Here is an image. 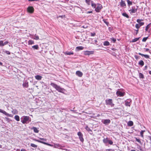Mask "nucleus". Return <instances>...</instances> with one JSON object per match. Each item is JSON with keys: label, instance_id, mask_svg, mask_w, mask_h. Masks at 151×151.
Instances as JSON below:
<instances>
[{"label": "nucleus", "instance_id": "obj_11", "mask_svg": "<svg viewBox=\"0 0 151 151\" xmlns=\"http://www.w3.org/2000/svg\"><path fill=\"white\" fill-rule=\"evenodd\" d=\"M22 86L24 88H27L29 87V83L27 80H25L24 81L23 84Z\"/></svg>", "mask_w": 151, "mask_h": 151}, {"label": "nucleus", "instance_id": "obj_54", "mask_svg": "<svg viewBox=\"0 0 151 151\" xmlns=\"http://www.w3.org/2000/svg\"><path fill=\"white\" fill-rule=\"evenodd\" d=\"M21 151H27L25 149H22L21 150Z\"/></svg>", "mask_w": 151, "mask_h": 151}, {"label": "nucleus", "instance_id": "obj_56", "mask_svg": "<svg viewBox=\"0 0 151 151\" xmlns=\"http://www.w3.org/2000/svg\"><path fill=\"white\" fill-rule=\"evenodd\" d=\"M134 57L136 59H137L138 58V56L137 55H135L134 56Z\"/></svg>", "mask_w": 151, "mask_h": 151}, {"label": "nucleus", "instance_id": "obj_61", "mask_svg": "<svg viewBox=\"0 0 151 151\" xmlns=\"http://www.w3.org/2000/svg\"><path fill=\"white\" fill-rule=\"evenodd\" d=\"M95 43H97V40H95Z\"/></svg>", "mask_w": 151, "mask_h": 151}, {"label": "nucleus", "instance_id": "obj_12", "mask_svg": "<svg viewBox=\"0 0 151 151\" xmlns=\"http://www.w3.org/2000/svg\"><path fill=\"white\" fill-rule=\"evenodd\" d=\"M132 100L131 99H127L125 101V105L127 106H130Z\"/></svg>", "mask_w": 151, "mask_h": 151}, {"label": "nucleus", "instance_id": "obj_10", "mask_svg": "<svg viewBox=\"0 0 151 151\" xmlns=\"http://www.w3.org/2000/svg\"><path fill=\"white\" fill-rule=\"evenodd\" d=\"M27 11L28 12L32 13L34 12V9L32 6H29L27 8Z\"/></svg>", "mask_w": 151, "mask_h": 151}, {"label": "nucleus", "instance_id": "obj_6", "mask_svg": "<svg viewBox=\"0 0 151 151\" xmlns=\"http://www.w3.org/2000/svg\"><path fill=\"white\" fill-rule=\"evenodd\" d=\"M102 8V6L101 5L98 4H97V6L95 9V10L97 12H99Z\"/></svg>", "mask_w": 151, "mask_h": 151}, {"label": "nucleus", "instance_id": "obj_51", "mask_svg": "<svg viewBox=\"0 0 151 151\" xmlns=\"http://www.w3.org/2000/svg\"><path fill=\"white\" fill-rule=\"evenodd\" d=\"M138 54L139 55H141L142 56H144V54H142L140 53H138Z\"/></svg>", "mask_w": 151, "mask_h": 151}, {"label": "nucleus", "instance_id": "obj_64", "mask_svg": "<svg viewBox=\"0 0 151 151\" xmlns=\"http://www.w3.org/2000/svg\"><path fill=\"white\" fill-rule=\"evenodd\" d=\"M147 66H145V68H147Z\"/></svg>", "mask_w": 151, "mask_h": 151}, {"label": "nucleus", "instance_id": "obj_32", "mask_svg": "<svg viewBox=\"0 0 151 151\" xmlns=\"http://www.w3.org/2000/svg\"><path fill=\"white\" fill-rule=\"evenodd\" d=\"M127 2L128 5V6H129L130 5L132 4V2L129 0H127Z\"/></svg>", "mask_w": 151, "mask_h": 151}, {"label": "nucleus", "instance_id": "obj_35", "mask_svg": "<svg viewBox=\"0 0 151 151\" xmlns=\"http://www.w3.org/2000/svg\"><path fill=\"white\" fill-rule=\"evenodd\" d=\"M139 38H136L134 39H133L132 42H135L139 40Z\"/></svg>", "mask_w": 151, "mask_h": 151}, {"label": "nucleus", "instance_id": "obj_50", "mask_svg": "<svg viewBox=\"0 0 151 151\" xmlns=\"http://www.w3.org/2000/svg\"><path fill=\"white\" fill-rule=\"evenodd\" d=\"M111 39L114 42H115L116 41V39L114 38H112Z\"/></svg>", "mask_w": 151, "mask_h": 151}, {"label": "nucleus", "instance_id": "obj_23", "mask_svg": "<svg viewBox=\"0 0 151 151\" xmlns=\"http://www.w3.org/2000/svg\"><path fill=\"white\" fill-rule=\"evenodd\" d=\"M133 122L131 121H129L127 123V125L128 126L131 127L133 125Z\"/></svg>", "mask_w": 151, "mask_h": 151}, {"label": "nucleus", "instance_id": "obj_9", "mask_svg": "<svg viewBox=\"0 0 151 151\" xmlns=\"http://www.w3.org/2000/svg\"><path fill=\"white\" fill-rule=\"evenodd\" d=\"M101 122L105 125H108L110 123L111 121L109 119H103L101 120Z\"/></svg>", "mask_w": 151, "mask_h": 151}, {"label": "nucleus", "instance_id": "obj_47", "mask_svg": "<svg viewBox=\"0 0 151 151\" xmlns=\"http://www.w3.org/2000/svg\"><path fill=\"white\" fill-rule=\"evenodd\" d=\"M106 151H115L114 149H108L106 150Z\"/></svg>", "mask_w": 151, "mask_h": 151}, {"label": "nucleus", "instance_id": "obj_63", "mask_svg": "<svg viewBox=\"0 0 151 151\" xmlns=\"http://www.w3.org/2000/svg\"><path fill=\"white\" fill-rule=\"evenodd\" d=\"M104 22L105 23H106L107 24H108V22H104Z\"/></svg>", "mask_w": 151, "mask_h": 151}, {"label": "nucleus", "instance_id": "obj_59", "mask_svg": "<svg viewBox=\"0 0 151 151\" xmlns=\"http://www.w3.org/2000/svg\"><path fill=\"white\" fill-rule=\"evenodd\" d=\"M0 148H4L2 147V146L1 145H0Z\"/></svg>", "mask_w": 151, "mask_h": 151}, {"label": "nucleus", "instance_id": "obj_18", "mask_svg": "<svg viewBox=\"0 0 151 151\" xmlns=\"http://www.w3.org/2000/svg\"><path fill=\"white\" fill-rule=\"evenodd\" d=\"M85 129L90 134H92L93 132L92 130L88 126H86L85 127Z\"/></svg>", "mask_w": 151, "mask_h": 151}, {"label": "nucleus", "instance_id": "obj_52", "mask_svg": "<svg viewBox=\"0 0 151 151\" xmlns=\"http://www.w3.org/2000/svg\"><path fill=\"white\" fill-rule=\"evenodd\" d=\"M92 13V11H88L87 12V14L91 13Z\"/></svg>", "mask_w": 151, "mask_h": 151}, {"label": "nucleus", "instance_id": "obj_58", "mask_svg": "<svg viewBox=\"0 0 151 151\" xmlns=\"http://www.w3.org/2000/svg\"><path fill=\"white\" fill-rule=\"evenodd\" d=\"M149 73L151 75V71H149Z\"/></svg>", "mask_w": 151, "mask_h": 151}, {"label": "nucleus", "instance_id": "obj_49", "mask_svg": "<svg viewBox=\"0 0 151 151\" xmlns=\"http://www.w3.org/2000/svg\"><path fill=\"white\" fill-rule=\"evenodd\" d=\"M91 36H94L96 34L95 33H91Z\"/></svg>", "mask_w": 151, "mask_h": 151}, {"label": "nucleus", "instance_id": "obj_38", "mask_svg": "<svg viewBox=\"0 0 151 151\" xmlns=\"http://www.w3.org/2000/svg\"><path fill=\"white\" fill-rule=\"evenodd\" d=\"M91 5L93 7L95 8V9L97 6V4H96L93 3H92Z\"/></svg>", "mask_w": 151, "mask_h": 151}, {"label": "nucleus", "instance_id": "obj_25", "mask_svg": "<svg viewBox=\"0 0 151 151\" xmlns=\"http://www.w3.org/2000/svg\"><path fill=\"white\" fill-rule=\"evenodd\" d=\"M32 129H33L34 132L36 133H38L39 132V130L35 127H33Z\"/></svg>", "mask_w": 151, "mask_h": 151}, {"label": "nucleus", "instance_id": "obj_17", "mask_svg": "<svg viewBox=\"0 0 151 151\" xmlns=\"http://www.w3.org/2000/svg\"><path fill=\"white\" fill-rule=\"evenodd\" d=\"M143 21V19H137V22L139 23V24L141 26L144 25V22H141Z\"/></svg>", "mask_w": 151, "mask_h": 151}, {"label": "nucleus", "instance_id": "obj_13", "mask_svg": "<svg viewBox=\"0 0 151 151\" xmlns=\"http://www.w3.org/2000/svg\"><path fill=\"white\" fill-rule=\"evenodd\" d=\"M0 112L1 113L6 116H9L12 117V115L11 114H9L7 113L5 111L0 109Z\"/></svg>", "mask_w": 151, "mask_h": 151}, {"label": "nucleus", "instance_id": "obj_36", "mask_svg": "<svg viewBox=\"0 0 151 151\" xmlns=\"http://www.w3.org/2000/svg\"><path fill=\"white\" fill-rule=\"evenodd\" d=\"M34 36L35 37L33 38V39L34 40H37L39 39V36L37 35H36V34Z\"/></svg>", "mask_w": 151, "mask_h": 151}, {"label": "nucleus", "instance_id": "obj_44", "mask_svg": "<svg viewBox=\"0 0 151 151\" xmlns=\"http://www.w3.org/2000/svg\"><path fill=\"white\" fill-rule=\"evenodd\" d=\"M108 142L111 145H112L113 143V142L111 140H109Z\"/></svg>", "mask_w": 151, "mask_h": 151}, {"label": "nucleus", "instance_id": "obj_26", "mask_svg": "<svg viewBox=\"0 0 151 151\" xmlns=\"http://www.w3.org/2000/svg\"><path fill=\"white\" fill-rule=\"evenodd\" d=\"M144 62L142 60H140L138 63L139 65H140L142 66L144 65Z\"/></svg>", "mask_w": 151, "mask_h": 151}, {"label": "nucleus", "instance_id": "obj_27", "mask_svg": "<svg viewBox=\"0 0 151 151\" xmlns=\"http://www.w3.org/2000/svg\"><path fill=\"white\" fill-rule=\"evenodd\" d=\"M32 47L35 50H38L39 48V47L38 45H34Z\"/></svg>", "mask_w": 151, "mask_h": 151}, {"label": "nucleus", "instance_id": "obj_19", "mask_svg": "<svg viewBox=\"0 0 151 151\" xmlns=\"http://www.w3.org/2000/svg\"><path fill=\"white\" fill-rule=\"evenodd\" d=\"M120 5L122 7H124L126 6V4L124 1L122 0H121Z\"/></svg>", "mask_w": 151, "mask_h": 151}, {"label": "nucleus", "instance_id": "obj_20", "mask_svg": "<svg viewBox=\"0 0 151 151\" xmlns=\"http://www.w3.org/2000/svg\"><path fill=\"white\" fill-rule=\"evenodd\" d=\"M35 79H37V80H40L42 79V77L40 75H37L35 76Z\"/></svg>", "mask_w": 151, "mask_h": 151}, {"label": "nucleus", "instance_id": "obj_24", "mask_svg": "<svg viewBox=\"0 0 151 151\" xmlns=\"http://www.w3.org/2000/svg\"><path fill=\"white\" fill-rule=\"evenodd\" d=\"M28 43L29 45H32L34 44V41L30 40L28 41Z\"/></svg>", "mask_w": 151, "mask_h": 151}, {"label": "nucleus", "instance_id": "obj_45", "mask_svg": "<svg viewBox=\"0 0 151 151\" xmlns=\"http://www.w3.org/2000/svg\"><path fill=\"white\" fill-rule=\"evenodd\" d=\"M4 52L8 55H10V52L8 51H6V50L5 51H4Z\"/></svg>", "mask_w": 151, "mask_h": 151}, {"label": "nucleus", "instance_id": "obj_48", "mask_svg": "<svg viewBox=\"0 0 151 151\" xmlns=\"http://www.w3.org/2000/svg\"><path fill=\"white\" fill-rule=\"evenodd\" d=\"M90 0H85L86 3L88 5L90 4Z\"/></svg>", "mask_w": 151, "mask_h": 151}, {"label": "nucleus", "instance_id": "obj_4", "mask_svg": "<svg viewBox=\"0 0 151 151\" xmlns=\"http://www.w3.org/2000/svg\"><path fill=\"white\" fill-rule=\"evenodd\" d=\"M106 104L107 105L110 106L111 107L114 106V104L113 103V101L111 99H107L105 100Z\"/></svg>", "mask_w": 151, "mask_h": 151}, {"label": "nucleus", "instance_id": "obj_14", "mask_svg": "<svg viewBox=\"0 0 151 151\" xmlns=\"http://www.w3.org/2000/svg\"><path fill=\"white\" fill-rule=\"evenodd\" d=\"M116 94L118 96H123L125 94V92H122L120 91H117L116 92Z\"/></svg>", "mask_w": 151, "mask_h": 151}, {"label": "nucleus", "instance_id": "obj_30", "mask_svg": "<svg viewBox=\"0 0 151 151\" xmlns=\"http://www.w3.org/2000/svg\"><path fill=\"white\" fill-rule=\"evenodd\" d=\"M139 76L140 78H141L142 79H143L144 78V75H143V74H142V73H139Z\"/></svg>", "mask_w": 151, "mask_h": 151}, {"label": "nucleus", "instance_id": "obj_8", "mask_svg": "<svg viewBox=\"0 0 151 151\" xmlns=\"http://www.w3.org/2000/svg\"><path fill=\"white\" fill-rule=\"evenodd\" d=\"M77 134L79 137L80 141L81 142H83L84 139L83 138V135L82 133L80 132H79Z\"/></svg>", "mask_w": 151, "mask_h": 151}, {"label": "nucleus", "instance_id": "obj_43", "mask_svg": "<svg viewBox=\"0 0 151 151\" xmlns=\"http://www.w3.org/2000/svg\"><path fill=\"white\" fill-rule=\"evenodd\" d=\"M144 57L148 59L150 58V56L147 55H145Z\"/></svg>", "mask_w": 151, "mask_h": 151}, {"label": "nucleus", "instance_id": "obj_34", "mask_svg": "<svg viewBox=\"0 0 151 151\" xmlns=\"http://www.w3.org/2000/svg\"><path fill=\"white\" fill-rule=\"evenodd\" d=\"M145 132V130H142L140 132L141 136L142 137H143V133Z\"/></svg>", "mask_w": 151, "mask_h": 151}, {"label": "nucleus", "instance_id": "obj_37", "mask_svg": "<svg viewBox=\"0 0 151 151\" xmlns=\"http://www.w3.org/2000/svg\"><path fill=\"white\" fill-rule=\"evenodd\" d=\"M30 146L32 147H34V148H36L37 147V145L33 143H31L30 144Z\"/></svg>", "mask_w": 151, "mask_h": 151}, {"label": "nucleus", "instance_id": "obj_5", "mask_svg": "<svg viewBox=\"0 0 151 151\" xmlns=\"http://www.w3.org/2000/svg\"><path fill=\"white\" fill-rule=\"evenodd\" d=\"M138 9V7L135 6L132 7L129 10L130 14L134 13L136 12Z\"/></svg>", "mask_w": 151, "mask_h": 151}, {"label": "nucleus", "instance_id": "obj_2", "mask_svg": "<svg viewBox=\"0 0 151 151\" xmlns=\"http://www.w3.org/2000/svg\"><path fill=\"white\" fill-rule=\"evenodd\" d=\"M50 85L59 92L63 93L65 91L64 88H61L59 86L53 83H51Z\"/></svg>", "mask_w": 151, "mask_h": 151}, {"label": "nucleus", "instance_id": "obj_42", "mask_svg": "<svg viewBox=\"0 0 151 151\" xmlns=\"http://www.w3.org/2000/svg\"><path fill=\"white\" fill-rule=\"evenodd\" d=\"M148 37H144L142 40V41L143 42H145L147 40Z\"/></svg>", "mask_w": 151, "mask_h": 151}, {"label": "nucleus", "instance_id": "obj_40", "mask_svg": "<svg viewBox=\"0 0 151 151\" xmlns=\"http://www.w3.org/2000/svg\"><path fill=\"white\" fill-rule=\"evenodd\" d=\"M135 27L137 29H138L140 28V27H141L140 25L139 24H136L135 25Z\"/></svg>", "mask_w": 151, "mask_h": 151}, {"label": "nucleus", "instance_id": "obj_46", "mask_svg": "<svg viewBox=\"0 0 151 151\" xmlns=\"http://www.w3.org/2000/svg\"><path fill=\"white\" fill-rule=\"evenodd\" d=\"M40 139L42 140L43 141H42L43 142H44V141H46V140H47V139H45V138H40Z\"/></svg>", "mask_w": 151, "mask_h": 151}, {"label": "nucleus", "instance_id": "obj_21", "mask_svg": "<svg viewBox=\"0 0 151 151\" xmlns=\"http://www.w3.org/2000/svg\"><path fill=\"white\" fill-rule=\"evenodd\" d=\"M64 53L65 55H73L74 53L72 52H68L66 51L64 52Z\"/></svg>", "mask_w": 151, "mask_h": 151}, {"label": "nucleus", "instance_id": "obj_41", "mask_svg": "<svg viewBox=\"0 0 151 151\" xmlns=\"http://www.w3.org/2000/svg\"><path fill=\"white\" fill-rule=\"evenodd\" d=\"M135 139H136V140L140 144H142V142H141V141L139 139H138L137 138H136Z\"/></svg>", "mask_w": 151, "mask_h": 151}, {"label": "nucleus", "instance_id": "obj_33", "mask_svg": "<svg viewBox=\"0 0 151 151\" xmlns=\"http://www.w3.org/2000/svg\"><path fill=\"white\" fill-rule=\"evenodd\" d=\"M122 15L123 16H124V17H127V18H129V16H128V14H127L126 13H123L122 14Z\"/></svg>", "mask_w": 151, "mask_h": 151}, {"label": "nucleus", "instance_id": "obj_15", "mask_svg": "<svg viewBox=\"0 0 151 151\" xmlns=\"http://www.w3.org/2000/svg\"><path fill=\"white\" fill-rule=\"evenodd\" d=\"M9 43V42L7 41H6L5 42H4L2 40H0V46H3L4 45L7 44Z\"/></svg>", "mask_w": 151, "mask_h": 151}, {"label": "nucleus", "instance_id": "obj_31", "mask_svg": "<svg viewBox=\"0 0 151 151\" xmlns=\"http://www.w3.org/2000/svg\"><path fill=\"white\" fill-rule=\"evenodd\" d=\"M109 44H110L109 42L107 41H106L104 42V46H109Z\"/></svg>", "mask_w": 151, "mask_h": 151}, {"label": "nucleus", "instance_id": "obj_60", "mask_svg": "<svg viewBox=\"0 0 151 151\" xmlns=\"http://www.w3.org/2000/svg\"><path fill=\"white\" fill-rule=\"evenodd\" d=\"M130 151H136V150H130Z\"/></svg>", "mask_w": 151, "mask_h": 151}, {"label": "nucleus", "instance_id": "obj_57", "mask_svg": "<svg viewBox=\"0 0 151 151\" xmlns=\"http://www.w3.org/2000/svg\"><path fill=\"white\" fill-rule=\"evenodd\" d=\"M138 29H137V31H136V34H137V33H138Z\"/></svg>", "mask_w": 151, "mask_h": 151}, {"label": "nucleus", "instance_id": "obj_22", "mask_svg": "<svg viewBox=\"0 0 151 151\" xmlns=\"http://www.w3.org/2000/svg\"><path fill=\"white\" fill-rule=\"evenodd\" d=\"M84 48V47L82 46H78L76 47V50L77 51L83 50Z\"/></svg>", "mask_w": 151, "mask_h": 151}, {"label": "nucleus", "instance_id": "obj_62", "mask_svg": "<svg viewBox=\"0 0 151 151\" xmlns=\"http://www.w3.org/2000/svg\"><path fill=\"white\" fill-rule=\"evenodd\" d=\"M2 65V63L1 62H0V65Z\"/></svg>", "mask_w": 151, "mask_h": 151}, {"label": "nucleus", "instance_id": "obj_29", "mask_svg": "<svg viewBox=\"0 0 151 151\" xmlns=\"http://www.w3.org/2000/svg\"><path fill=\"white\" fill-rule=\"evenodd\" d=\"M108 141L109 140L107 137H106V138L104 139L103 140V142L104 143H107L108 142Z\"/></svg>", "mask_w": 151, "mask_h": 151}, {"label": "nucleus", "instance_id": "obj_39", "mask_svg": "<svg viewBox=\"0 0 151 151\" xmlns=\"http://www.w3.org/2000/svg\"><path fill=\"white\" fill-rule=\"evenodd\" d=\"M150 24H148V25H147L145 29V31H147L148 29L150 28Z\"/></svg>", "mask_w": 151, "mask_h": 151}, {"label": "nucleus", "instance_id": "obj_3", "mask_svg": "<svg viewBox=\"0 0 151 151\" xmlns=\"http://www.w3.org/2000/svg\"><path fill=\"white\" fill-rule=\"evenodd\" d=\"M21 122L23 124H25L29 122V117L28 116H24L21 118Z\"/></svg>", "mask_w": 151, "mask_h": 151}, {"label": "nucleus", "instance_id": "obj_28", "mask_svg": "<svg viewBox=\"0 0 151 151\" xmlns=\"http://www.w3.org/2000/svg\"><path fill=\"white\" fill-rule=\"evenodd\" d=\"M14 119L17 121H19L20 120L19 117L18 115H15L14 116Z\"/></svg>", "mask_w": 151, "mask_h": 151}, {"label": "nucleus", "instance_id": "obj_16", "mask_svg": "<svg viewBox=\"0 0 151 151\" xmlns=\"http://www.w3.org/2000/svg\"><path fill=\"white\" fill-rule=\"evenodd\" d=\"M76 74L78 76L80 77H81L83 75L82 73L80 71H76Z\"/></svg>", "mask_w": 151, "mask_h": 151}, {"label": "nucleus", "instance_id": "obj_1", "mask_svg": "<svg viewBox=\"0 0 151 151\" xmlns=\"http://www.w3.org/2000/svg\"><path fill=\"white\" fill-rule=\"evenodd\" d=\"M34 140L35 141L37 142H39L43 144L51 146L55 148H57L59 149H61L62 148V146L59 143H53V144H51L49 143L43 142V141H40L39 140H37L36 139H34Z\"/></svg>", "mask_w": 151, "mask_h": 151}, {"label": "nucleus", "instance_id": "obj_53", "mask_svg": "<svg viewBox=\"0 0 151 151\" xmlns=\"http://www.w3.org/2000/svg\"><path fill=\"white\" fill-rule=\"evenodd\" d=\"M144 49L145 50V51H147L149 50V49L148 48H145Z\"/></svg>", "mask_w": 151, "mask_h": 151}, {"label": "nucleus", "instance_id": "obj_55", "mask_svg": "<svg viewBox=\"0 0 151 151\" xmlns=\"http://www.w3.org/2000/svg\"><path fill=\"white\" fill-rule=\"evenodd\" d=\"M37 0H29L28 1H37Z\"/></svg>", "mask_w": 151, "mask_h": 151}, {"label": "nucleus", "instance_id": "obj_7", "mask_svg": "<svg viewBox=\"0 0 151 151\" xmlns=\"http://www.w3.org/2000/svg\"><path fill=\"white\" fill-rule=\"evenodd\" d=\"M94 53V51L86 50L83 51V54L85 55H91L93 54Z\"/></svg>", "mask_w": 151, "mask_h": 151}]
</instances>
